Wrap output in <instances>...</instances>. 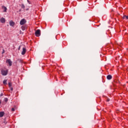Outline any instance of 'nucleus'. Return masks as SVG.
Listing matches in <instances>:
<instances>
[{
	"instance_id": "obj_11",
	"label": "nucleus",
	"mask_w": 128,
	"mask_h": 128,
	"mask_svg": "<svg viewBox=\"0 0 128 128\" xmlns=\"http://www.w3.org/2000/svg\"><path fill=\"white\" fill-rule=\"evenodd\" d=\"M4 116V112H0V118H2Z\"/></svg>"
},
{
	"instance_id": "obj_4",
	"label": "nucleus",
	"mask_w": 128,
	"mask_h": 128,
	"mask_svg": "<svg viewBox=\"0 0 128 128\" xmlns=\"http://www.w3.org/2000/svg\"><path fill=\"white\" fill-rule=\"evenodd\" d=\"M6 64H8L10 66H12V62L10 60V59H8L6 61Z\"/></svg>"
},
{
	"instance_id": "obj_1",
	"label": "nucleus",
	"mask_w": 128,
	"mask_h": 128,
	"mask_svg": "<svg viewBox=\"0 0 128 128\" xmlns=\"http://www.w3.org/2000/svg\"><path fill=\"white\" fill-rule=\"evenodd\" d=\"M26 24V19L23 18L20 21V24L21 26H23V24Z\"/></svg>"
},
{
	"instance_id": "obj_21",
	"label": "nucleus",
	"mask_w": 128,
	"mask_h": 128,
	"mask_svg": "<svg viewBox=\"0 0 128 128\" xmlns=\"http://www.w3.org/2000/svg\"><path fill=\"white\" fill-rule=\"evenodd\" d=\"M2 54H4V50H3V52H2Z\"/></svg>"
},
{
	"instance_id": "obj_8",
	"label": "nucleus",
	"mask_w": 128,
	"mask_h": 128,
	"mask_svg": "<svg viewBox=\"0 0 128 128\" xmlns=\"http://www.w3.org/2000/svg\"><path fill=\"white\" fill-rule=\"evenodd\" d=\"M106 78L107 80H112V75H108L106 76Z\"/></svg>"
},
{
	"instance_id": "obj_5",
	"label": "nucleus",
	"mask_w": 128,
	"mask_h": 128,
	"mask_svg": "<svg viewBox=\"0 0 128 128\" xmlns=\"http://www.w3.org/2000/svg\"><path fill=\"white\" fill-rule=\"evenodd\" d=\"M8 70H2V76H6L8 74Z\"/></svg>"
},
{
	"instance_id": "obj_6",
	"label": "nucleus",
	"mask_w": 128,
	"mask_h": 128,
	"mask_svg": "<svg viewBox=\"0 0 128 128\" xmlns=\"http://www.w3.org/2000/svg\"><path fill=\"white\" fill-rule=\"evenodd\" d=\"M0 21L2 24H4V22H6V19H4V18H1Z\"/></svg>"
},
{
	"instance_id": "obj_14",
	"label": "nucleus",
	"mask_w": 128,
	"mask_h": 128,
	"mask_svg": "<svg viewBox=\"0 0 128 128\" xmlns=\"http://www.w3.org/2000/svg\"><path fill=\"white\" fill-rule=\"evenodd\" d=\"M4 100L5 102H8V98H4Z\"/></svg>"
},
{
	"instance_id": "obj_22",
	"label": "nucleus",
	"mask_w": 128,
	"mask_h": 128,
	"mask_svg": "<svg viewBox=\"0 0 128 128\" xmlns=\"http://www.w3.org/2000/svg\"><path fill=\"white\" fill-rule=\"evenodd\" d=\"M2 104V100H0V104Z\"/></svg>"
},
{
	"instance_id": "obj_24",
	"label": "nucleus",
	"mask_w": 128,
	"mask_h": 128,
	"mask_svg": "<svg viewBox=\"0 0 128 128\" xmlns=\"http://www.w3.org/2000/svg\"><path fill=\"white\" fill-rule=\"evenodd\" d=\"M109 101H110V100H108V102H109Z\"/></svg>"
},
{
	"instance_id": "obj_10",
	"label": "nucleus",
	"mask_w": 128,
	"mask_h": 128,
	"mask_svg": "<svg viewBox=\"0 0 128 128\" xmlns=\"http://www.w3.org/2000/svg\"><path fill=\"white\" fill-rule=\"evenodd\" d=\"M21 28H22V30H25L26 28V26H22Z\"/></svg>"
},
{
	"instance_id": "obj_12",
	"label": "nucleus",
	"mask_w": 128,
	"mask_h": 128,
	"mask_svg": "<svg viewBox=\"0 0 128 128\" xmlns=\"http://www.w3.org/2000/svg\"><path fill=\"white\" fill-rule=\"evenodd\" d=\"M3 84H8L6 83V80H4L3 81Z\"/></svg>"
},
{
	"instance_id": "obj_15",
	"label": "nucleus",
	"mask_w": 128,
	"mask_h": 128,
	"mask_svg": "<svg viewBox=\"0 0 128 128\" xmlns=\"http://www.w3.org/2000/svg\"><path fill=\"white\" fill-rule=\"evenodd\" d=\"M124 18H126V20H128V16H124Z\"/></svg>"
},
{
	"instance_id": "obj_19",
	"label": "nucleus",
	"mask_w": 128,
	"mask_h": 128,
	"mask_svg": "<svg viewBox=\"0 0 128 128\" xmlns=\"http://www.w3.org/2000/svg\"><path fill=\"white\" fill-rule=\"evenodd\" d=\"M28 4H30V0H28Z\"/></svg>"
},
{
	"instance_id": "obj_7",
	"label": "nucleus",
	"mask_w": 128,
	"mask_h": 128,
	"mask_svg": "<svg viewBox=\"0 0 128 128\" xmlns=\"http://www.w3.org/2000/svg\"><path fill=\"white\" fill-rule=\"evenodd\" d=\"M2 9L4 10V12H6V10H8V8H6V7L4 6H2Z\"/></svg>"
},
{
	"instance_id": "obj_18",
	"label": "nucleus",
	"mask_w": 128,
	"mask_h": 128,
	"mask_svg": "<svg viewBox=\"0 0 128 128\" xmlns=\"http://www.w3.org/2000/svg\"><path fill=\"white\" fill-rule=\"evenodd\" d=\"M15 110H14V108H12V112H14Z\"/></svg>"
},
{
	"instance_id": "obj_17",
	"label": "nucleus",
	"mask_w": 128,
	"mask_h": 128,
	"mask_svg": "<svg viewBox=\"0 0 128 128\" xmlns=\"http://www.w3.org/2000/svg\"><path fill=\"white\" fill-rule=\"evenodd\" d=\"M24 5L22 4V8H24Z\"/></svg>"
},
{
	"instance_id": "obj_9",
	"label": "nucleus",
	"mask_w": 128,
	"mask_h": 128,
	"mask_svg": "<svg viewBox=\"0 0 128 128\" xmlns=\"http://www.w3.org/2000/svg\"><path fill=\"white\" fill-rule=\"evenodd\" d=\"M10 26H14V22L12 21H10Z\"/></svg>"
},
{
	"instance_id": "obj_13",
	"label": "nucleus",
	"mask_w": 128,
	"mask_h": 128,
	"mask_svg": "<svg viewBox=\"0 0 128 128\" xmlns=\"http://www.w3.org/2000/svg\"><path fill=\"white\" fill-rule=\"evenodd\" d=\"M24 45L20 46L18 48V50H20V48H24Z\"/></svg>"
},
{
	"instance_id": "obj_16",
	"label": "nucleus",
	"mask_w": 128,
	"mask_h": 128,
	"mask_svg": "<svg viewBox=\"0 0 128 128\" xmlns=\"http://www.w3.org/2000/svg\"><path fill=\"white\" fill-rule=\"evenodd\" d=\"M8 86H9L10 88V86H12V83L8 82Z\"/></svg>"
},
{
	"instance_id": "obj_3",
	"label": "nucleus",
	"mask_w": 128,
	"mask_h": 128,
	"mask_svg": "<svg viewBox=\"0 0 128 128\" xmlns=\"http://www.w3.org/2000/svg\"><path fill=\"white\" fill-rule=\"evenodd\" d=\"M26 47L24 46L22 47V56H24V54H26Z\"/></svg>"
},
{
	"instance_id": "obj_2",
	"label": "nucleus",
	"mask_w": 128,
	"mask_h": 128,
	"mask_svg": "<svg viewBox=\"0 0 128 128\" xmlns=\"http://www.w3.org/2000/svg\"><path fill=\"white\" fill-rule=\"evenodd\" d=\"M35 34L36 36H40V30H37L35 32Z\"/></svg>"
},
{
	"instance_id": "obj_20",
	"label": "nucleus",
	"mask_w": 128,
	"mask_h": 128,
	"mask_svg": "<svg viewBox=\"0 0 128 128\" xmlns=\"http://www.w3.org/2000/svg\"><path fill=\"white\" fill-rule=\"evenodd\" d=\"M4 96V94H1L0 96Z\"/></svg>"
},
{
	"instance_id": "obj_23",
	"label": "nucleus",
	"mask_w": 128,
	"mask_h": 128,
	"mask_svg": "<svg viewBox=\"0 0 128 128\" xmlns=\"http://www.w3.org/2000/svg\"><path fill=\"white\" fill-rule=\"evenodd\" d=\"M10 90H12L13 88H11V89H10Z\"/></svg>"
}]
</instances>
